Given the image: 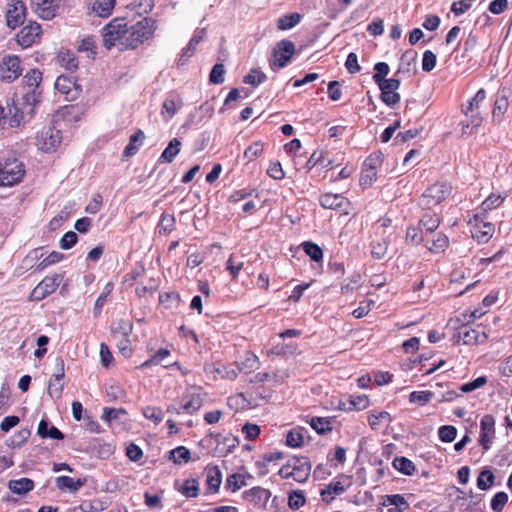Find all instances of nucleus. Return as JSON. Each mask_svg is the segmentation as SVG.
I'll list each match as a JSON object with an SVG mask.
<instances>
[{
  "mask_svg": "<svg viewBox=\"0 0 512 512\" xmlns=\"http://www.w3.org/2000/svg\"><path fill=\"white\" fill-rule=\"evenodd\" d=\"M375 74L373 75V81L379 85L385 82V78L389 73V66L385 62H379L374 66Z\"/></svg>",
  "mask_w": 512,
  "mask_h": 512,
  "instance_id": "nucleus-54",
  "label": "nucleus"
},
{
  "mask_svg": "<svg viewBox=\"0 0 512 512\" xmlns=\"http://www.w3.org/2000/svg\"><path fill=\"white\" fill-rule=\"evenodd\" d=\"M438 435L441 441L450 443L455 439L457 429L452 425H444L439 428Z\"/></svg>",
  "mask_w": 512,
  "mask_h": 512,
  "instance_id": "nucleus-56",
  "label": "nucleus"
},
{
  "mask_svg": "<svg viewBox=\"0 0 512 512\" xmlns=\"http://www.w3.org/2000/svg\"><path fill=\"white\" fill-rule=\"evenodd\" d=\"M508 108V99L506 90L503 89L497 96L495 100L494 109H493V117L501 118V116L505 113Z\"/></svg>",
  "mask_w": 512,
  "mask_h": 512,
  "instance_id": "nucleus-39",
  "label": "nucleus"
},
{
  "mask_svg": "<svg viewBox=\"0 0 512 512\" xmlns=\"http://www.w3.org/2000/svg\"><path fill=\"white\" fill-rule=\"evenodd\" d=\"M388 246L389 240L387 238H383L380 241H373L371 243V256L377 260L383 259L387 254Z\"/></svg>",
  "mask_w": 512,
  "mask_h": 512,
  "instance_id": "nucleus-37",
  "label": "nucleus"
},
{
  "mask_svg": "<svg viewBox=\"0 0 512 512\" xmlns=\"http://www.w3.org/2000/svg\"><path fill=\"white\" fill-rule=\"evenodd\" d=\"M25 174L22 162L8 159L0 162V186H12L21 181Z\"/></svg>",
  "mask_w": 512,
  "mask_h": 512,
  "instance_id": "nucleus-6",
  "label": "nucleus"
},
{
  "mask_svg": "<svg viewBox=\"0 0 512 512\" xmlns=\"http://www.w3.org/2000/svg\"><path fill=\"white\" fill-rule=\"evenodd\" d=\"M377 179V171L363 167L360 177V185L363 188L370 187Z\"/></svg>",
  "mask_w": 512,
  "mask_h": 512,
  "instance_id": "nucleus-57",
  "label": "nucleus"
},
{
  "mask_svg": "<svg viewBox=\"0 0 512 512\" xmlns=\"http://www.w3.org/2000/svg\"><path fill=\"white\" fill-rule=\"evenodd\" d=\"M302 16L299 13H291L280 17L277 21V27L280 30H288L295 27L300 21Z\"/></svg>",
  "mask_w": 512,
  "mask_h": 512,
  "instance_id": "nucleus-35",
  "label": "nucleus"
},
{
  "mask_svg": "<svg viewBox=\"0 0 512 512\" xmlns=\"http://www.w3.org/2000/svg\"><path fill=\"white\" fill-rule=\"evenodd\" d=\"M144 137L145 135L142 130H138L132 134L130 136L128 145L125 147L124 155L126 157L134 156L139 150V145H137V142H142Z\"/></svg>",
  "mask_w": 512,
  "mask_h": 512,
  "instance_id": "nucleus-34",
  "label": "nucleus"
},
{
  "mask_svg": "<svg viewBox=\"0 0 512 512\" xmlns=\"http://www.w3.org/2000/svg\"><path fill=\"white\" fill-rule=\"evenodd\" d=\"M369 406V399L366 395L351 396L349 400V407L345 410H364Z\"/></svg>",
  "mask_w": 512,
  "mask_h": 512,
  "instance_id": "nucleus-50",
  "label": "nucleus"
},
{
  "mask_svg": "<svg viewBox=\"0 0 512 512\" xmlns=\"http://www.w3.org/2000/svg\"><path fill=\"white\" fill-rule=\"evenodd\" d=\"M116 0H95L93 11L99 16L106 18L111 15Z\"/></svg>",
  "mask_w": 512,
  "mask_h": 512,
  "instance_id": "nucleus-32",
  "label": "nucleus"
},
{
  "mask_svg": "<svg viewBox=\"0 0 512 512\" xmlns=\"http://www.w3.org/2000/svg\"><path fill=\"white\" fill-rule=\"evenodd\" d=\"M181 141L177 138H173L168 146L162 152L159 162L161 163H172L175 157L180 153Z\"/></svg>",
  "mask_w": 512,
  "mask_h": 512,
  "instance_id": "nucleus-27",
  "label": "nucleus"
},
{
  "mask_svg": "<svg viewBox=\"0 0 512 512\" xmlns=\"http://www.w3.org/2000/svg\"><path fill=\"white\" fill-rule=\"evenodd\" d=\"M393 466L404 475H412L415 471L414 463L405 457H396L393 461Z\"/></svg>",
  "mask_w": 512,
  "mask_h": 512,
  "instance_id": "nucleus-38",
  "label": "nucleus"
},
{
  "mask_svg": "<svg viewBox=\"0 0 512 512\" xmlns=\"http://www.w3.org/2000/svg\"><path fill=\"white\" fill-rule=\"evenodd\" d=\"M113 284L111 282L107 283L101 294L98 296V298L96 299L95 301V305H94V314L95 315H98L100 314L101 312V309L102 307L104 306V304L106 303V300H107V297L111 294V292L113 291Z\"/></svg>",
  "mask_w": 512,
  "mask_h": 512,
  "instance_id": "nucleus-47",
  "label": "nucleus"
},
{
  "mask_svg": "<svg viewBox=\"0 0 512 512\" xmlns=\"http://www.w3.org/2000/svg\"><path fill=\"white\" fill-rule=\"evenodd\" d=\"M440 224V217L435 213H425L420 221L419 225L425 230L426 233H433L437 230Z\"/></svg>",
  "mask_w": 512,
  "mask_h": 512,
  "instance_id": "nucleus-29",
  "label": "nucleus"
},
{
  "mask_svg": "<svg viewBox=\"0 0 512 512\" xmlns=\"http://www.w3.org/2000/svg\"><path fill=\"white\" fill-rule=\"evenodd\" d=\"M383 505H393L396 507H404L405 509L409 508V503L406 501L404 496L400 494L386 495L384 497Z\"/></svg>",
  "mask_w": 512,
  "mask_h": 512,
  "instance_id": "nucleus-59",
  "label": "nucleus"
},
{
  "mask_svg": "<svg viewBox=\"0 0 512 512\" xmlns=\"http://www.w3.org/2000/svg\"><path fill=\"white\" fill-rule=\"evenodd\" d=\"M451 186L447 183H435L428 187L420 198V205L425 209L440 204L451 193Z\"/></svg>",
  "mask_w": 512,
  "mask_h": 512,
  "instance_id": "nucleus-7",
  "label": "nucleus"
},
{
  "mask_svg": "<svg viewBox=\"0 0 512 512\" xmlns=\"http://www.w3.org/2000/svg\"><path fill=\"white\" fill-rule=\"evenodd\" d=\"M41 28L36 22L24 26L17 34V43L23 48L32 46L40 37Z\"/></svg>",
  "mask_w": 512,
  "mask_h": 512,
  "instance_id": "nucleus-16",
  "label": "nucleus"
},
{
  "mask_svg": "<svg viewBox=\"0 0 512 512\" xmlns=\"http://www.w3.org/2000/svg\"><path fill=\"white\" fill-rule=\"evenodd\" d=\"M458 337L465 345L483 344L488 336L483 330L474 329L469 325H462L458 330Z\"/></svg>",
  "mask_w": 512,
  "mask_h": 512,
  "instance_id": "nucleus-15",
  "label": "nucleus"
},
{
  "mask_svg": "<svg viewBox=\"0 0 512 512\" xmlns=\"http://www.w3.org/2000/svg\"><path fill=\"white\" fill-rule=\"evenodd\" d=\"M448 243H449L448 237L443 233H439V234H437L436 239L433 240L432 246H428L426 244V247L430 251L438 253V252L444 251L448 247Z\"/></svg>",
  "mask_w": 512,
  "mask_h": 512,
  "instance_id": "nucleus-58",
  "label": "nucleus"
},
{
  "mask_svg": "<svg viewBox=\"0 0 512 512\" xmlns=\"http://www.w3.org/2000/svg\"><path fill=\"white\" fill-rule=\"evenodd\" d=\"M128 23L125 18H114L102 28L103 45L107 49L117 46L119 50H125V39Z\"/></svg>",
  "mask_w": 512,
  "mask_h": 512,
  "instance_id": "nucleus-1",
  "label": "nucleus"
},
{
  "mask_svg": "<svg viewBox=\"0 0 512 512\" xmlns=\"http://www.w3.org/2000/svg\"><path fill=\"white\" fill-rule=\"evenodd\" d=\"M302 248L304 252L315 262H319L323 258L322 249L315 243L303 242Z\"/></svg>",
  "mask_w": 512,
  "mask_h": 512,
  "instance_id": "nucleus-42",
  "label": "nucleus"
},
{
  "mask_svg": "<svg viewBox=\"0 0 512 512\" xmlns=\"http://www.w3.org/2000/svg\"><path fill=\"white\" fill-rule=\"evenodd\" d=\"M262 153L263 144L261 142H254L245 149L243 156L250 162L259 157Z\"/></svg>",
  "mask_w": 512,
  "mask_h": 512,
  "instance_id": "nucleus-55",
  "label": "nucleus"
},
{
  "mask_svg": "<svg viewBox=\"0 0 512 512\" xmlns=\"http://www.w3.org/2000/svg\"><path fill=\"white\" fill-rule=\"evenodd\" d=\"M383 421H390V414L386 411L371 413L368 416V423L372 429H376L379 426V424Z\"/></svg>",
  "mask_w": 512,
  "mask_h": 512,
  "instance_id": "nucleus-63",
  "label": "nucleus"
},
{
  "mask_svg": "<svg viewBox=\"0 0 512 512\" xmlns=\"http://www.w3.org/2000/svg\"><path fill=\"white\" fill-rule=\"evenodd\" d=\"M143 415L155 424H159L163 420V412L159 407L148 406L143 410Z\"/></svg>",
  "mask_w": 512,
  "mask_h": 512,
  "instance_id": "nucleus-61",
  "label": "nucleus"
},
{
  "mask_svg": "<svg viewBox=\"0 0 512 512\" xmlns=\"http://www.w3.org/2000/svg\"><path fill=\"white\" fill-rule=\"evenodd\" d=\"M307 431L304 428L297 427L291 429L286 436V444L290 447H300L305 438Z\"/></svg>",
  "mask_w": 512,
  "mask_h": 512,
  "instance_id": "nucleus-31",
  "label": "nucleus"
},
{
  "mask_svg": "<svg viewBox=\"0 0 512 512\" xmlns=\"http://www.w3.org/2000/svg\"><path fill=\"white\" fill-rule=\"evenodd\" d=\"M171 455L176 464H180L182 461L188 462L190 459V451L184 446H179L172 450Z\"/></svg>",
  "mask_w": 512,
  "mask_h": 512,
  "instance_id": "nucleus-64",
  "label": "nucleus"
},
{
  "mask_svg": "<svg viewBox=\"0 0 512 512\" xmlns=\"http://www.w3.org/2000/svg\"><path fill=\"white\" fill-rule=\"evenodd\" d=\"M57 372L54 374V379L49 382L48 394L54 399H60L63 392V383L61 382L64 375V361L61 358L56 359Z\"/></svg>",
  "mask_w": 512,
  "mask_h": 512,
  "instance_id": "nucleus-17",
  "label": "nucleus"
},
{
  "mask_svg": "<svg viewBox=\"0 0 512 512\" xmlns=\"http://www.w3.org/2000/svg\"><path fill=\"white\" fill-rule=\"evenodd\" d=\"M246 478H252V476L251 475L245 476V475L239 474V473L232 474L227 478L226 486L228 488H230L233 492L238 491L243 486L247 485L246 480H245Z\"/></svg>",
  "mask_w": 512,
  "mask_h": 512,
  "instance_id": "nucleus-40",
  "label": "nucleus"
},
{
  "mask_svg": "<svg viewBox=\"0 0 512 512\" xmlns=\"http://www.w3.org/2000/svg\"><path fill=\"white\" fill-rule=\"evenodd\" d=\"M36 139L39 149L48 153L55 151V149L60 145L62 137L60 130L52 126H48L42 128Z\"/></svg>",
  "mask_w": 512,
  "mask_h": 512,
  "instance_id": "nucleus-10",
  "label": "nucleus"
},
{
  "mask_svg": "<svg viewBox=\"0 0 512 512\" xmlns=\"http://www.w3.org/2000/svg\"><path fill=\"white\" fill-rule=\"evenodd\" d=\"M305 502H306V500H305L304 492L302 490H295L289 494L288 506L291 509L297 510V509L301 508L302 506H304Z\"/></svg>",
  "mask_w": 512,
  "mask_h": 512,
  "instance_id": "nucleus-49",
  "label": "nucleus"
},
{
  "mask_svg": "<svg viewBox=\"0 0 512 512\" xmlns=\"http://www.w3.org/2000/svg\"><path fill=\"white\" fill-rule=\"evenodd\" d=\"M486 98V92L484 89L477 91L475 96L469 100L468 106L463 107V112L467 117L470 118V123L463 125V133L471 134L474 128H477L482 123L481 113L479 111L481 104Z\"/></svg>",
  "mask_w": 512,
  "mask_h": 512,
  "instance_id": "nucleus-5",
  "label": "nucleus"
},
{
  "mask_svg": "<svg viewBox=\"0 0 512 512\" xmlns=\"http://www.w3.org/2000/svg\"><path fill=\"white\" fill-rule=\"evenodd\" d=\"M84 482L85 481L80 478L74 480L69 476H59L55 480L58 489L62 491L69 490L71 492L78 491L84 485Z\"/></svg>",
  "mask_w": 512,
  "mask_h": 512,
  "instance_id": "nucleus-28",
  "label": "nucleus"
},
{
  "mask_svg": "<svg viewBox=\"0 0 512 512\" xmlns=\"http://www.w3.org/2000/svg\"><path fill=\"white\" fill-rule=\"evenodd\" d=\"M55 88L66 96V100L73 101L80 95V88L76 83L65 76H59L55 82Z\"/></svg>",
  "mask_w": 512,
  "mask_h": 512,
  "instance_id": "nucleus-18",
  "label": "nucleus"
},
{
  "mask_svg": "<svg viewBox=\"0 0 512 512\" xmlns=\"http://www.w3.org/2000/svg\"><path fill=\"white\" fill-rule=\"evenodd\" d=\"M59 0H32V6L39 17L51 19L55 16Z\"/></svg>",
  "mask_w": 512,
  "mask_h": 512,
  "instance_id": "nucleus-19",
  "label": "nucleus"
},
{
  "mask_svg": "<svg viewBox=\"0 0 512 512\" xmlns=\"http://www.w3.org/2000/svg\"><path fill=\"white\" fill-rule=\"evenodd\" d=\"M495 436V419L492 415L486 414L480 421V435L478 442L487 451L490 449Z\"/></svg>",
  "mask_w": 512,
  "mask_h": 512,
  "instance_id": "nucleus-13",
  "label": "nucleus"
},
{
  "mask_svg": "<svg viewBox=\"0 0 512 512\" xmlns=\"http://www.w3.org/2000/svg\"><path fill=\"white\" fill-rule=\"evenodd\" d=\"M503 201L504 197L501 195L491 194L490 196H488L478 208V212L474 216L475 220L483 221L486 214L489 211L499 207Z\"/></svg>",
  "mask_w": 512,
  "mask_h": 512,
  "instance_id": "nucleus-22",
  "label": "nucleus"
},
{
  "mask_svg": "<svg viewBox=\"0 0 512 512\" xmlns=\"http://www.w3.org/2000/svg\"><path fill=\"white\" fill-rule=\"evenodd\" d=\"M206 482L210 490L214 492L218 491L222 482V473L217 466L211 467L207 470Z\"/></svg>",
  "mask_w": 512,
  "mask_h": 512,
  "instance_id": "nucleus-33",
  "label": "nucleus"
},
{
  "mask_svg": "<svg viewBox=\"0 0 512 512\" xmlns=\"http://www.w3.org/2000/svg\"><path fill=\"white\" fill-rule=\"evenodd\" d=\"M311 471V463L307 457H293L279 470L283 479L293 478L296 482H305Z\"/></svg>",
  "mask_w": 512,
  "mask_h": 512,
  "instance_id": "nucleus-4",
  "label": "nucleus"
},
{
  "mask_svg": "<svg viewBox=\"0 0 512 512\" xmlns=\"http://www.w3.org/2000/svg\"><path fill=\"white\" fill-rule=\"evenodd\" d=\"M155 29V21L152 18H143L134 25L128 26L126 49H135L143 44L153 36Z\"/></svg>",
  "mask_w": 512,
  "mask_h": 512,
  "instance_id": "nucleus-2",
  "label": "nucleus"
},
{
  "mask_svg": "<svg viewBox=\"0 0 512 512\" xmlns=\"http://www.w3.org/2000/svg\"><path fill=\"white\" fill-rule=\"evenodd\" d=\"M30 435L31 432L29 429H21L6 440V445L11 448H20L28 440Z\"/></svg>",
  "mask_w": 512,
  "mask_h": 512,
  "instance_id": "nucleus-36",
  "label": "nucleus"
},
{
  "mask_svg": "<svg viewBox=\"0 0 512 512\" xmlns=\"http://www.w3.org/2000/svg\"><path fill=\"white\" fill-rule=\"evenodd\" d=\"M436 62H437V57L432 51L426 50L423 53V58H422L423 71H425V72L432 71L436 66Z\"/></svg>",
  "mask_w": 512,
  "mask_h": 512,
  "instance_id": "nucleus-62",
  "label": "nucleus"
},
{
  "mask_svg": "<svg viewBox=\"0 0 512 512\" xmlns=\"http://www.w3.org/2000/svg\"><path fill=\"white\" fill-rule=\"evenodd\" d=\"M169 355H170V351L168 349H165V348L159 349L148 360H146L144 363H142L140 367L146 368V367H150L152 365H158Z\"/></svg>",
  "mask_w": 512,
  "mask_h": 512,
  "instance_id": "nucleus-52",
  "label": "nucleus"
},
{
  "mask_svg": "<svg viewBox=\"0 0 512 512\" xmlns=\"http://www.w3.org/2000/svg\"><path fill=\"white\" fill-rule=\"evenodd\" d=\"M247 498L254 503L255 506H265L269 501L271 492L268 489L262 487H253L249 491L245 492Z\"/></svg>",
  "mask_w": 512,
  "mask_h": 512,
  "instance_id": "nucleus-24",
  "label": "nucleus"
},
{
  "mask_svg": "<svg viewBox=\"0 0 512 512\" xmlns=\"http://www.w3.org/2000/svg\"><path fill=\"white\" fill-rule=\"evenodd\" d=\"M181 410L187 414H194L203 405V399L200 394H186L183 399Z\"/></svg>",
  "mask_w": 512,
  "mask_h": 512,
  "instance_id": "nucleus-25",
  "label": "nucleus"
},
{
  "mask_svg": "<svg viewBox=\"0 0 512 512\" xmlns=\"http://www.w3.org/2000/svg\"><path fill=\"white\" fill-rule=\"evenodd\" d=\"M434 396H436V392L434 391H414L409 395V401L418 403L419 405H425Z\"/></svg>",
  "mask_w": 512,
  "mask_h": 512,
  "instance_id": "nucleus-48",
  "label": "nucleus"
},
{
  "mask_svg": "<svg viewBox=\"0 0 512 512\" xmlns=\"http://www.w3.org/2000/svg\"><path fill=\"white\" fill-rule=\"evenodd\" d=\"M295 53V45L292 41L284 39L279 41L273 48L272 58L269 62L274 71L285 67Z\"/></svg>",
  "mask_w": 512,
  "mask_h": 512,
  "instance_id": "nucleus-8",
  "label": "nucleus"
},
{
  "mask_svg": "<svg viewBox=\"0 0 512 512\" xmlns=\"http://www.w3.org/2000/svg\"><path fill=\"white\" fill-rule=\"evenodd\" d=\"M417 53L415 51H406L401 57V64L397 73H410L411 65L415 62Z\"/></svg>",
  "mask_w": 512,
  "mask_h": 512,
  "instance_id": "nucleus-45",
  "label": "nucleus"
},
{
  "mask_svg": "<svg viewBox=\"0 0 512 512\" xmlns=\"http://www.w3.org/2000/svg\"><path fill=\"white\" fill-rule=\"evenodd\" d=\"M319 203L325 209L341 210L348 201L341 194L326 193L320 196Z\"/></svg>",
  "mask_w": 512,
  "mask_h": 512,
  "instance_id": "nucleus-23",
  "label": "nucleus"
},
{
  "mask_svg": "<svg viewBox=\"0 0 512 512\" xmlns=\"http://www.w3.org/2000/svg\"><path fill=\"white\" fill-rule=\"evenodd\" d=\"M22 74L20 59L16 55H7L0 61V80L11 83Z\"/></svg>",
  "mask_w": 512,
  "mask_h": 512,
  "instance_id": "nucleus-11",
  "label": "nucleus"
},
{
  "mask_svg": "<svg viewBox=\"0 0 512 512\" xmlns=\"http://www.w3.org/2000/svg\"><path fill=\"white\" fill-rule=\"evenodd\" d=\"M133 324L128 319H120L111 327L113 337H128L132 332Z\"/></svg>",
  "mask_w": 512,
  "mask_h": 512,
  "instance_id": "nucleus-30",
  "label": "nucleus"
},
{
  "mask_svg": "<svg viewBox=\"0 0 512 512\" xmlns=\"http://www.w3.org/2000/svg\"><path fill=\"white\" fill-rule=\"evenodd\" d=\"M63 279L62 274H54L45 277L32 291L31 297L34 300H42L46 296L52 294L60 285Z\"/></svg>",
  "mask_w": 512,
  "mask_h": 512,
  "instance_id": "nucleus-12",
  "label": "nucleus"
},
{
  "mask_svg": "<svg viewBox=\"0 0 512 512\" xmlns=\"http://www.w3.org/2000/svg\"><path fill=\"white\" fill-rule=\"evenodd\" d=\"M508 501V495L505 492H498L491 500V508L494 512H501Z\"/></svg>",
  "mask_w": 512,
  "mask_h": 512,
  "instance_id": "nucleus-60",
  "label": "nucleus"
},
{
  "mask_svg": "<svg viewBox=\"0 0 512 512\" xmlns=\"http://www.w3.org/2000/svg\"><path fill=\"white\" fill-rule=\"evenodd\" d=\"M180 492L188 498L197 497L199 492V484L195 479H187L183 483Z\"/></svg>",
  "mask_w": 512,
  "mask_h": 512,
  "instance_id": "nucleus-51",
  "label": "nucleus"
},
{
  "mask_svg": "<svg viewBox=\"0 0 512 512\" xmlns=\"http://www.w3.org/2000/svg\"><path fill=\"white\" fill-rule=\"evenodd\" d=\"M25 11V4L22 1H17L12 8L7 11V25L12 29L22 25L25 20Z\"/></svg>",
  "mask_w": 512,
  "mask_h": 512,
  "instance_id": "nucleus-20",
  "label": "nucleus"
},
{
  "mask_svg": "<svg viewBox=\"0 0 512 512\" xmlns=\"http://www.w3.org/2000/svg\"><path fill=\"white\" fill-rule=\"evenodd\" d=\"M494 480V474L489 469H484L477 478V486L480 490H487L493 486Z\"/></svg>",
  "mask_w": 512,
  "mask_h": 512,
  "instance_id": "nucleus-41",
  "label": "nucleus"
},
{
  "mask_svg": "<svg viewBox=\"0 0 512 512\" xmlns=\"http://www.w3.org/2000/svg\"><path fill=\"white\" fill-rule=\"evenodd\" d=\"M381 90L380 98L387 106H394L400 101V95L396 90L400 87V80L390 78L378 85Z\"/></svg>",
  "mask_w": 512,
  "mask_h": 512,
  "instance_id": "nucleus-14",
  "label": "nucleus"
},
{
  "mask_svg": "<svg viewBox=\"0 0 512 512\" xmlns=\"http://www.w3.org/2000/svg\"><path fill=\"white\" fill-rule=\"evenodd\" d=\"M175 217L171 214L163 213L158 224V229L160 234H168L172 232L175 228Z\"/></svg>",
  "mask_w": 512,
  "mask_h": 512,
  "instance_id": "nucleus-44",
  "label": "nucleus"
},
{
  "mask_svg": "<svg viewBox=\"0 0 512 512\" xmlns=\"http://www.w3.org/2000/svg\"><path fill=\"white\" fill-rule=\"evenodd\" d=\"M226 69L221 63L215 64L209 74V81L213 84H222L225 80Z\"/></svg>",
  "mask_w": 512,
  "mask_h": 512,
  "instance_id": "nucleus-46",
  "label": "nucleus"
},
{
  "mask_svg": "<svg viewBox=\"0 0 512 512\" xmlns=\"http://www.w3.org/2000/svg\"><path fill=\"white\" fill-rule=\"evenodd\" d=\"M35 109L31 113L28 112V104L21 98L13 100V104L8 106V114H6V127L16 128L24 122L25 117H33Z\"/></svg>",
  "mask_w": 512,
  "mask_h": 512,
  "instance_id": "nucleus-9",
  "label": "nucleus"
},
{
  "mask_svg": "<svg viewBox=\"0 0 512 512\" xmlns=\"http://www.w3.org/2000/svg\"><path fill=\"white\" fill-rule=\"evenodd\" d=\"M183 101L177 94L169 95L162 104L161 114L166 121L174 117L182 107Z\"/></svg>",
  "mask_w": 512,
  "mask_h": 512,
  "instance_id": "nucleus-21",
  "label": "nucleus"
},
{
  "mask_svg": "<svg viewBox=\"0 0 512 512\" xmlns=\"http://www.w3.org/2000/svg\"><path fill=\"white\" fill-rule=\"evenodd\" d=\"M42 81V72L38 69L29 70L23 77L24 94L21 100H25L28 104V112L31 113L33 109L40 102L41 91L39 85Z\"/></svg>",
  "mask_w": 512,
  "mask_h": 512,
  "instance_id": "nucleus-3",
  "label": "nucleus"
},
{
  "mask_svg": "<svg viewBox=\"0 0 512 512\" xmlns=\"http://www.w3.org/2000/svg\"><path fill=\"white\" fill-rule=\"evenodd\" d=\"M310 425L318 434H325L332 430L330 420L324 417L312 418Z\"/></svg>",
  "mask_w": 512,
  "mask_h": 512,
  "instance_id": "nucleus-43",
  "label": "nucleus"
},
{
  "mask_svg": "<svg viewBox=\"0 0 512 512\" xmlns=\"http://www.w3.org/2000/svg\"><path fill=\"white\" fill-rule=\"evenodd\" d=\"M11 492L18 495H25L34 489V482L29 478L12 479L8 482Z\"/></svg>",
  "mask_w": 512,
  "mask_h": 512,
  "instance_id": "nucleus-26",
  "label": "nucleus"
},
{
  "mask_svg": "<svg viewBox=\"0 0 512 512\" xmlns=\"http://www.w3.org/2000/svg\"><path fill=\"white\" fill-rule=\"evenodd\" d=\"M266 79L267 76L263 72L257 69H253L244 77L243 82L256 87Z\"/></svg>",
  "mask_w": 512,
  "mask_h": 512,
  "instance_id": "nucleus-53",
  "label": "nucleus"
}]
</instances>
